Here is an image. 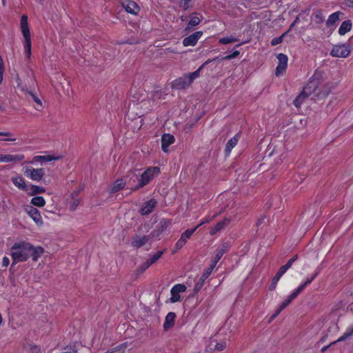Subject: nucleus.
Returning <instances> with one entry per match:
<instances>
[{
	"label": "nucleus",
	"mask_w": 353,
	"mask_h": 353,
	"mask_svg": "<svg viewBox=\"0 0 353 353\" xmlns=\"http://www.w3.org/2000/svg\"><path fill=\"white\" fill-rule=\"evenodd\" d=\"M43 252L44 250L41 246L35 247L26 241L16 243L10 249V255L13 261L12 265L19 262L26 261L30 257L34 261H37Z\"/></svg>",
	"instance_id": "1"
},
{
	"label": "nucleus",
	"mask_w": 353,
	"mask_h": 353,
	"mask_svg": "<svg viewBox=\"0 0 353 353\" xmlns=\"http://www.w3.org/2000/svg\"><path fill=\"white\" fill-rule=\"evenodd\" d=\"M212 60H207L196 71L185 74L172 82V87L177 90H183L189 88L192 82L200 77V72L205 65H208Z\"/></svg>",
	"instance_id": "2"
},
{
	"label": "nucleus",
	"mask_w": 353,
	"mask_h": 353,
	"mask_svg": "<svg viewBox=\"0 0 353 353\" xmlns=\"http://www.w3.org/2000/svg\"><path fill=\"white\" fill-rule=\"evenodd\" d=\"M321 74L315 73L309 80L307 85L303 88L304 93H306L309 97L314 94V97H321V92L319 91L320 86Z\"/></svg>",
	"instance_id": "3"
},
{
	"label": "nucleus",
	"mask_w": 353,
	"mask_h": 353,
	"mask_svg": "<svg viewBox=\"0 0 353 353\" xmlns=\"http://www.w3.org/2000/svg\"><path fill=\"white\" fill-rule=\"evenodd\" d=\"M160 172L158 167L148 168L140 176L137 186L133 188L134 190H139L148 184L153 178Z\"/></svg>",
	"instance_id": "4"
},
{
	"label": "nucleus",
	"mask_w": 353,
	"mask_h": 353,
	"mask_svg": "<svg viewBox=\"0 0 353 353\" xmlns=\"http://www.w3.org/2000/svg\"><path fill=\"white\" fill-rule=\"evenodd\" d=\"M351 47L348 43L335 45L333 46L330 54L334 57L345 58L351 52Z\"/></svg>",
	"instance_id": "5"
},
{
	"label": "nucleus",
	"mask_w": 353,
	"mask_h": 353,
	"mask_svg": "<svg viewBox=\"0 0 353 353\" xmlns=\"http://www.w3.org/2000/svg\"><path fill=\"white\" fill-rule=\"evenodd\" d=\"M225 250H226L225 246L223 245L222 248L218 249L216 251L215 255H214L213 259L212 260L211 264L203 272V278H208L210 275L212 270H214L216 265L217 264L218 261L221 259V258L223 256V255L225 252Z\"/></svg>",
	"instance_id": "6"
},
{
	"label": "nucleus",
	"mask_w": 353,
	"mask_h": 353,
	"mask_svg": "<svg viewBox=\"0 0 353 353\" xmlns=\"http://www.w3.org/2000/svg\"><path fill=\"white\" fill-rule=\"evenodd\" d=\"M23 174L32 181H39L45 175V170L43 168H26Z\"/></svg>",
	"instance_id": "7"
},
{
	"label": "nucleus",
	"mask_w": 353,
	"mask_h": 353,
	"mask_svg": "<svg viewBox=\"0 0 353 353\" xmlns=\"http://www.w3.org/2000/svg\"><path fill=\"white\" fill-rule=\"evenodd\" d=\"M197 227H195L193 229L186 230L183 233L181 234L180 239L175 243L174 252H177L179 250L182 248L187 242V240L189 239L193 233L196 231Z\"/></svg>",
	"instance_id": "8"
},
{
	"label": "nucleus",
	"mask_w": 353,
	"mask_h": 353,
	"mask_svg": "<svg viewBox=\"0 0 353 353\" xmlns=\"http://www.w3.org/2000/svg\"><path fill=\"white\" fill-rule=\"evenodd\" d=\"M277 59L279 60V64L276 68L275 74L276 76H279L285 71L288 59V57L283 53L279 54L277 55Z\"/></svg>",
	"instance_id": "9"
},
{
	"label": "nucleus",
	"mask_w": 353,
	"mask_h": 353,
	"mask_svg": "<svg viewBox=\"0 0 353 353\" xmlns=\"http://www.w3.org/2000/svg\"><path fill=\"white\" fill-rule=\"evenodd\" d=\"M203 35L202 31H197L190 35L189 37H185L183 40V44L184 46H194L198 42L199 39Z\"/></svg>",
	"instance_id": "10"
},
{
	"label": "nucleus",
	"mask_w": 353,
	"mask_h": 353,
	"mask_svg": "<svg viewBox=\"0 0 353 353\" xmlns=\"http://www.w3.org/2000/svg\"><path fill=\"white\" fill-rule=\"evenodd\" d=\"M157 203V201L154 199H151L144 202L141 208L140 209V213L142 215H148L150 214L156 207Z\"/></svg>",
	"instance_id": "11"
},
{
	"label": "nucleus",
	"mask_w": 353,
	"mask_h": 353,
	"mask_svg": "<svg viewBox=\"0 0 353 353\" xmlns=\"http://www.w3.org/2000/svg\"><path fill=\"white\" fill-rule=\"evenodd\" d=\"M123 8L129 13L132 14H137L140 8L137 3L132 0H125L122 3Z\"/></svg>",
	"instance_id": "12"
},
{
	"label": "nucleus",
	"mask_w": 353,
	"mask_h": 353,
	"mask_svg": "<svg viewBox=\"0 0 353 353\" xmlns=\"http://www.w3.org/2000/svg\"><path fill=\"white\" fill-rule=\"evenodd\" d=\"M26 210L37 225L43 223L41 216L37 209L32 206H28Z\"/></svg>",
	"instance_id": "13"
},
{
	"label": "nucleus",
	"mask_w": 353,
	"mask_h": 353,
	"mask_svg": "<svg viewBox=\"0 0 353 353\" xmlns=\"http://www.w3.org/2000/svg\"><path fill=\"white\" fill-rule=\"evenodd\" d=\"M150 239V235L139 236L135 235L132 241V245L135 248H139L145 245Z\"/></svg>",
	"instance_id": "14"
},
{
	"label": "nucleus",
	"mask_w": 353,
	"mask_h": 353,
	"mask_svg": "<svg viewBox=\"0 0 353 353\" xmlns=\"http://www.w3.org/2000/svg\"><path fill=\"white\" fill-rule=\"evenodd\" d=\"M25 158L23 154H0V162H19Z\"/></svg>",
	"instance_id": "15"
},
{
	"label": "nucleus",
	"mask_w": 353,
	"mask_h": 353,
	"mask_svg": "<svg viewBox=\"0 0 353 353\" xmlns=\"http://www.w3.org/2000/svg\"><path fill=\"white\" fill-rule=\"evenodd\" d=\"M174 137L170 134H165L161 137V148L164 152H168V148L174 142Z\"/></svg>",
	"instance_id": "16"
},
{
	"label": "nucleus",
	"mask_w": 353,
	"mask_h": 353,
	"mask_svg": "<svg viewBox=\"0 0 353 353\" xmlns=\"http://www.w3.org/2000/svg\"><path fill=\"white\" fill-rule=\"evenodd\" d=\"M175 319L176 314L173 312H170L166 315L163 323V330L165 331L169 330L174 326L175 323Z\"/></svg>",
	"instance_id": "17"
},
{
	"label": "nucleus",
	"mask_w": 353,
	"mask_h": 353,
	"mask_svg": "<svg viewBox=\"0 0 353 353\" xmlns=\"http://www.w3.org/2000/svg\"><path fill=\"white\" fill-rule=\"evenodd\" d=\"M353 335V327L351 328L350 330H347L341 337H339L336 341H334L332 343H330L329 345H325L322 347L321 352L322 353L325 352L326 350H328L330 347H331L332 345L336 344L338 342L343 341L346 340L347 338L350 337Z\"/></svg>",
	"instance_id": "18"
},
{
	"label": "nucleus",
	"mask_w": 353,
	"mask_h": 353,
	"mask_svg": "<svg viewBox=\"0 0 353 353\" xmlns=\"http://www.w3.org/2000/svg\"><path fill=\"white\" fill-rule=\"evenodd\" d=\"M21 29L24 39L30 38V32L28 23V17L23 15L21 18Z\"/></svg>",
	"instance_id": "19"
},
{
	"label": "nucleus",
	"mask_w": 353,
	"mask_h": 353,
	"mask_svg": "<svg viewBox=\"0 0 353 353\" xmlns=\"http://www.w3.org/2000/svg\"><path fill=\"white\" fill-rule=\"evenodd\" d=\"M139 179H140V176L139 174H132V175H128L127 176L126 184L128 185V188L131 191H137V190H134L133 188L134 186L138 185Z\"/></svg>",
	"instance_id": "20"
},
{
	"label": "nucleus",
	"mask_w": 353,
	"mask_h": 353,
	"mask_svg": "<svg viewBox=\"0 0 353 353\" xmlns=\"http://www.w3.org/2000/svg\"><path fill=\"white\" fill-rule=\"evenodd\" d=\"M61 159L60 156H53V155H47V156H34L32 158V161H30V163H34L35 162H41V161H56Z\"/></svg>",
	"instance_id": "21"
},
{
	"label": "nucleus",
	"mask_w": 353,
	"mask_h": 353,
	"mask_svg": "<svg viewBox=\"0 0 353 353\" xmlns=\"http://www.w3.org/2000/svg\"><path fill=\"white\" fill-rule=\"evenodd\" d=\"M203 17L198 13H194L191 17L189 23L185 28V30H190L192 27L196 26L201 21Z\"/></svg>",
	"instance_id": "22"
},
{
	"label": "nucleus",
	"mask_w": 353,
	"mask_h": 353,
	"mask_svg": "<svg viewBox=\"0 0 353 353\" xmlns=\"http://www.w3.org/2000/svg\"><path fill=\"white\" fill-rule=\"evenodd\" d=\"M126 185V181L123 179L116 180L110 186V192L113 193L122 190Z\"/></svg>",
	"instance_id": "23"
},
{
	"label": "nucleus",
	"mask_w": 353,
	"mask_h": 353,
	"mask_svg": "<svg viewBox=\"0 0 353 353\" xmlns=\"http://www.w3.org/2000/svg\"><path fill=\"white\" fill-rule=\"evenodd\" d=\"M240 135L239 134H236L235 136H234L232 139H230L228 142L225 145V152L227 154H229L231 150L236 145L239 140Z\"/></svg>",
	"instance_id": "24"
},
{
	"label": "nucleus",
	"mask_w": 353,
	"mask_h": 353,
	"mask_svg": "<svg viewBox=\"0 0 353 353\" xmlns=\"http://www.w3.org/2000/svg\"><path fill=\"white\" fill-rule=\"evenodd\" d=\"M352 26V21L350 20L344 21L341 23V25L339 29V34L340 35H345L347 32H348L351 30Z\"/></svg>",
	"instance_id": "25"
},
{
	"label": "nucleus",
	"mask_w": 353,
	"mask_h": 353,
	"mask_svg": "<svg viewBox=\"0 0 353 353\" xmlns=\"http://www.w3.org/2000/svg\"><path fill=\"white\" fill-rule=\"evenodd\" d=\"M239 41V39L235 35L231 34L220 38L219 43L223 45H228L237 42Z\"/></svg>",
	"instance_id": "26"
},
{
	"label": "nucleus",
	"mask_w": 353,
	"mask_h": 353,
	"mask_svg": "<svg viewBox=\"0 0 353 353\" xmlns=\"http://www.w3.org/2000/svg\"><path fill=\"white\" fill-rule=\"evenodd\" d=\"M301 292L299 291V289L297 288L296 290H294L281 305L280 307L281 310H283L292 301L294 300L298 295L300 294Z\"/></svg>",
	"instance_id": "27"
},
{
	"label": "nucleus",
	"mask_w": 353,
	"mask_h": 353,
	"mask_svg": "<svg viewBox=\"0 0 353 353\" xmlns=\"http://www.w3.org/2000/svg\"><path fill=\"white\" fill-rule=\"evenodd\" d=\"M12 183L18 188L25 190L26 189V185L24 179L21 176L12 177Z\"/></svg>",
	"instance_id": "28"
},
{
	"label": "nucleus",
	"mask_w": 353,
	"mask_h": 353,
	"mask_svg": "<svg viewBox=\"0 0 353 353\" xmlns=\"http://www.w3.org/2000/svg\"><path fill=\"white\" fill-rule=\"evenodd\" d=\"M229 220L227 219H225L224 220L219 221L216 223V225L212 228L210 232L211 235L215 234L217 232L222 230L225 225L228 223Z\"/></svg>",
	"instance_id": "29"
},
{
	"label": "nucleus",
	"mask_w": 353,
	"mask_h": 353,
	"mask_svg": "<svg viewBox=\"0 0 353 353\" xmlns=\"http://www.w3.org/2000/svg\"><path fill=\"white\" fill-rule=\"evenodd\" d=\"M307 97H309V96L306 93H304V90H303V91L294 99V105L296 108H299Z\"/></svg>",
	"instance_id": "30"
},
{
	"label": "nucleus",
	"mask_w": 353,
	"mask_h": 353,
	"mask_svg": "<svg viewBox=\"0 0 353 353\" xmlns=\"http://www.w3.org/2000/svg\"><path fill=\"white\" fill-rule=\"evenodd\" d=\"M319 274V270H316L311 276L308 277L306 281L298 288L299 291L301 292L307 285L314 281V279L318 276Z\"/></svg>",
	"instance_id": "31"
},
{
	"label": "nucleus",
	"mask_w": 353,
	"mask_h": 353,
	"mask_svg": "<svg viewBox=\"0 0 353 353\" xmlns=\"http://www.w3.org/2000/svg\"><path fill=\"white\" fill-rule=\"evenodd\" d=\"M340 12H336L329 16L328 19L326 21L327 27L332 26L339 19Z\"/></svg>",
	"instance_id": "32"
},
{
	"label": "nucleus",
	"mask_w": 353,
	"mask_h": 353,
	"mask_svg": "<svg viewBox=\"0 0 353 353\" xmlns=\"http://www.w3.org/2000/svg\"><path fill=\"white\" fill-rule=\"evenodd\" d=\"M24 53L28 59L31 56V38L24 39L23 41Z\"/></svg>",
	"instance_id": "33"
},
{
	"label": "nucleus",
	"mask_w": 353,
	"mask_h": 353,
	"mask_svg": "<svg viewBox=\"0 0 353 353\" xmlns=\"http://www.w3.org/2000/svg\"><path fill=\"white\" fill-rule=\"evenodd\" d=\"M127 347V343H123L105 353H125Z\"/></svg>",
	"instance_id": "34"
},
{
	"label": "nucleus",
	"mask_w": 353,
	"mask_h": 353,
	"mask_svg": "<svg viewBox=\"0 0 353 353\" xmlns=\"http://www.w3.org/2000/svg\"><path fill=\"white\" fill-rule=\"evenodd\" d=\"M31 203L37 207H43L46 204V201L42 196H34L32 199Z\"/></svg>",
	"instance_id": "35"
},
{
	"label": "nucleus",
	"mask_w": 353,
	"mask_h": 353,
	"mask_svg": "<svg viewBox=\"0 0 353 353\" xmlns=\"http://www.w3.org/2000/svg\"><path fill=\"white\" fill-rule=\"evenodd\" d=\"M314 21L316 23L320 24L324 21V16L321 10H317L313 14Z\"/></svg>",
	"instance_id": "36"
},
{
	"label": "nucleus",
	"mask_w": 353,
	"mask_h": 353,
	"mask_svg": "<svg viewBox=\"0 0 353 353\" xmlns=\"http://www.w3.org/2000/svg\"><path fill=\"white\" fill-rule=\"evenodd\" d=\"M30 194L35 195L37 194H41L45 192V189L42 187H39L35 185H31L30 188Z\"/></svg>",
	"instance_id": "37"
},
{
	"label": "nucleus",
	"mask_w": 353,
	"mask_h": 353,
	"mask_svg": "<svg viewBox=\"0 0 353 353\" xmlns=\"http://www.w3.org/2000/svg\"><path fill=\"white\" fill-rule=\"evenodd\" d=\"M163 254V251H158L156 254H154V255H152L150 259H148L147 261L151 264L152 265L153 263H154L156 261H157L162 256V254Z\"/></svg>",
	"instance_id": "38"
},
{
	"label": "nucleus",
	"mask_w": 353,
	"mask_h": 353,
	"mask_svg": "<svg viewBox=\"0 0 353 353\" xmlns=\"http://www.w3.org/2000/svg\"><path fill=\"white\" fill-rule=\"evenodd\" d=\"M207 279V278H203V274L201 275V278L199 279V281L196 283L194 287V292H199L203 285H204L205 281Z\"/></svg>",
	"instance_id": "39"
},
{
	"label": "nucleus",
	"mask_w": 353,
	"mask_h": 353,
	"mask_svg": "<svg viewBox=\"0 0 353 353\" xmlns=\"http://www.w3.org/2000/svg\"><path fill=\"white\" fill-rule=\"evenodd\" d=\"M173 292H176V293H179L180 294L181 292H183L186 290V287L183 284H176L174 285L172 289Z\"/></svg>",
	"instance_id": "40"
},
{
	"label": "nucleus",
	"mask_w": 353,
	"mask_h": 353,
	"mask_svg": "<svg viewBox=\"0 0 353 353\" xmlns=\"http://www.w3.org/2000/svg\"><path fill=\"white\" fill-rule=\"evenodd\" d=\"M171 224V221L168 219H163L159 223L160 230L163 232L167 228H168Z\"/></svg>",
	"instance_id": "41"
},
{
	"label": "nucleus",
	"mask_w": 353,
	"mask_h": 353,
	"mask_svg": "<svg viewBox=\"0 0 353 353\" xmlns=\"http://www.w3.org/2000/svg\"><path fill=\"white\" fill-rule=\"evenodd\" d=\"M170 293H171L170 302L176 303L181 300V296L179 293H176V292H173L172 290H171Z\"/></svg>",
	"instance_id": "42"
},
{
	"label": "nucleus",
	"mask_w": 353,
	"mask_h": 353,
	"mask_svg": "<svg viewBox=\"0 0 353 353\" xmlns=\"http://www.w3.org/2000/svg\"><path fill=\"white\" fill-rule=\"evenodd\" d=\"M286 35V32L283 33L280 37H275L272 39L271 44L272 46H276L279 43H281L283 41V38Z\"/></svg>",
	"instance_id": "43"
},
{
	"label": "nucleus",
	"mask_w": 353,
	"mask_h": 353,
	"mask_svg": "<svg viewBox=\"0 0 353 353\" xmlns=\"http://www.w3.org/2000/svg\"><path fill=\"white\" fill-rule=\"evenodd\" d=\"M29 97H30L37 105L41 107L42 106L41 100L36 95L33 91L32 92H29Z\"/></svg>",
	"instance_id": "44"
},
{
	"label": "nucleus",
	"mask_w": 353,
	"mask_h": 353,
	"mask_svg": "<svg viewBox=\"0 0 353 353\" xmlns=\"http://www.w3.org/2000/svg\"><path fill=\"white\" fill-rule=\"evenodd\" d=\"M79 204V199L78 198H73L71 202L70 208L72 211H74Z\"/></svg>",
	"instance_id": "45"
},
{
	"label": "nucleus",
	"mask_w": 353,
	"mask_h": 353,
	"mask_svg": "<svg viewBox=\"0 0 353 353\" xmlns=\"http://www.w3.org/2000/svg\"><path fill=\"white\" fill-rule=\"evenodd\" d=\"M240 52L239 50H234L232 54H228L223 58H222V60H230L232 59H234L239 55Z\"/></svg>",
	"instance_id": "46"
},
{
	"label": "nucleus",
	"mask_w": 353,
	"mask_h": 353,
	"mask_svg": "<svg viewBox=\"0 0 353 353\" xmlns=\"http://www.w3.org/2000/svg\"><path fill=\"white\" fill-rule=\"evenodd\" d=\"M151 265V264L148 261H146L145 263H143L141 265H140L138 268V271L140 272V273H143V272H145L150 266Z\"/></svg>",
	"instance_id": "47"
},
{
	"label": "nucleus",
	"mask_w": 353,
	"mask_h": 353,
	"mask_svg": "<svg viewBox=\"0 0 353 353\" xmlns=\"http://www.w3.org/2000/svg\"><path fill=\"white\" fill-rule=\"evenodd\" d=\"M191 0H180L179 3L183 7L184 10H188L190 9V2Z\"/></svg>",
	"instance_id": "48"
},
{
	"label": "nucleus",
	"mask_w": 353,
	"mask_h": 353,
	"mask_svg": "<svg viewBox=\"0 0 353 353\" xmlns=\"http://www.w3.org/2000/svg\"><path fill=\"white\" fill-rule=\"evenodd\" d=\"M226 347V343L225 341L223 342H220V343H216L215 344V350H218V351H221L223 350H224Z\"/></svg>",
	"instance_id": "49"
},
{
	"label": "nucleus",
	"mask_w": 353,
	"mask_h": 353,
	"mask_svg": "<svg viewBox=\"0 0 353 353\" xmlns=\"http://www.w3.org/2000/svg\"><path fill=\"white\" fill-rule=\"evenodd\" d=\"M3 71H4V67H3V60H2L1 56L0 55V81H1L3 79Z\"/></svg>",
	"instance_id": "50"
},
{
	"label": "nucleus",
	"mask_w": 353,
	"mask_h": 353,
	"mask_svg": "<svg viewBox=\"0 0 353 353\" xmlns=\"http://www.w3.org/2000/svg\"><path fill=\"white\" fill-rule=\"evenodd\" d=\"M18 87L20 88V90L27 96H29V92H32V91L28 90L26 88L18 85Z\"/></svg>",
	"instance_id": "51"
},
{
	"label": "nucleus",
	"mask_w": 353,
	"mask_h": 353,
	"mask_svg": "<svg viewBox=\"0 0 353 353\" xmlns=\"http://www.w3.org/2000/svg\"><path fill=\"white\" fill-rule=\"evenodd\" d=\"M265 216H261L258 220H257V222H256V225L258 226H259L260 225H261L262 223H265Z\"/></svg>",
	"instance_id": "52"
},
{
	"label": "nucleus",
	"mask_w": 353,
	"mask_h": 353,
	"mask_svg": "<svg viewBox=\"0 0 353 353\" xmlns=\"http://www.w3.org/2000/svg\"><path fill=\"white\" fill-rule=\"evenodd\" d=\"M10 260L8 257L4 256L2 261L3 266L7 267L9 265Z\"/></svg>",
	"instance_id": "53"
},
{
	"label": "nucleus",
	"mask_w": 353,
	"mask_h": 353,
	"mask_svg": "<svg viewBox=\"0 0 353 353\" xmlns=\"http://www.w3.org/2000/svg\"><path fill=\"white\" fill-rule=\"evenodd\" d=\"M210 221V219L209 217H206V218H205V219H204L201 222V223H200V224H199V225L196 226V227H197V228H198L199 227H200L201 225H202L203 224H205V223H208Z\"/></svg>",
	"instance_id": "54"
},
{
	"label": "nucleus",
	"mask_w": 353,
	"mask_h": 353,
	"mask_svg": "<svg viewBox=\"0 0 353 353\" xmlns=\"http://www.w3.org/2000/svg\"><path fill=\"white\" fill-rule=\"evenodd\" d=\"M276 285H277V282H275L274 281H272V283L270 285V290H275L276 287Z\"/></svg>",
	"instance_id": "55"
},
{
	"label": "nucleus",
	"mask_w": 353,
	"mask_h": 353,
	"mask_svg": "<svg viewBox=\"0 0 353 353\" xmlns=\"http://www.w3.org/2000/svg\"><path fill=\"white\" fill-rule=\"evenodd\" d=\"M345 4L350 8H353V0H345Z\"/></svg>",
	"instance_id": "56"
},
{
	"label": "nucleus",
	"mask_w": 353,
	"mask_h": 353,
	"mask_svg": "<svg viewBox=\"0 0 353 353\" xmlns=\"http://www.w3.org/2000/svg\"><path fill=\"white\" fill-rule=\"evenodd\" d=\"M283 310H281V307H279V309H278L276 310V312H275V314H274L272 317H271V319H274Z\"/></svg>",
	"instance_id": "57"
},
{
	"label": "nucleus",
	"mask_w": 353,
	"mask_h": 353,
	"mask_svg": "<svg viewBox=\"0 0 353 353\" xmlns=\"http://www.w3.org/2000/svg\"><path fill=\"white\" fill-rule=\"evenodd\" d=\"M281 277V276L280 275H279L278 274H276L274 277L272 279V281L278 283Z\"/></svg>",
	"instance_id": "58"
},
{
	"label": "nucleus",
	"mask_w": 353,
	"mask_h": 353,
	"mask_svg": "<svg viewBox=\"0 0 353 353\" xmlns=\"http://www.w3.org/2000/svg\"><path fill=\"white\" fill-rule=\"evenodd\" d=\"M11 134L8 132H0V136H5V137H8L10 136Z\"/></svg>",
	"instance_id": "59"
},
{
	"label": "nucleus",
	"mask_w": 353,
	"mask_h": 353,
	"mask_svg": "<svg viewBox=\"0 0 353 353\" xmlns=\"http://www.w3.org/2000/svg\"><path fill=\"white\" fill-rule=\"evenodd\" d=\"M279 270H281V272L285 274L288 269L285 265H283L281 267Z\"/></svg>",
	"instance_id": "60"
},
{
	"label": "nucleus",
	"mask_w": 353,
	"mask_h": 353,
	"mask_svg": "<svg viewBox=\"0 0 353 353\" xmlns=\"http://www.w3.org/2000/svg\"><path fill=\"white\" fill-rule=\"evenodd\" d=\"M2 141H15L16 139H14V138L5 139H3Z\"/></svg>",
	"instance_id": "61"
},
{
	"label": "nucleus",
	"mask_w": 353,
	"mask_h": 353,
	"mask_svg": "<svg viewBox=\"0 0 353 353\" xmlns=\"http://www.w3.org/2000/svg\"><path fill=\"white\" fill-rule=\"evenodd\" d=\"M292 263L289 261L287 262L285 265H284L288 269H289L292 266Z\"/></svg>",
	"instance_id": "62"
},
{
	"label": "nucleus",
	"mask_w": 353,
	"mask_h": 353,
	"mask_svg": "<svg viewBox=\"0 0 353 353\" xmlns=\"http://www.w3.org/2000/svg\"><path fill=\"white\" fill-rule=\"evenodd\" d=\"M276 274H279V275H280L281 276H282L284 274V273H283V272H281V270H280L278 271V272H277Z\"/></svg>",
	"instance_id": "63"
},
{
	"label": "nucleus",
	"mask_w": 353,
	"mask_h": 353,
	"mask_svg": "<svg viewBox=\"0 0 353 353\" xmlns=\"http://www.w3.org/2000/svg\"><path fill=\"white\" fill-rule=\"evenodd\" d=\"M299 21V17H297L296 18V19H295L293 22H294V23H297Z\"/></svg>",
	"instance_id": "64"
}]
</instances>
